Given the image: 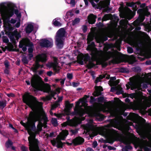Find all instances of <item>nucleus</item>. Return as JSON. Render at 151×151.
<instances>
[{
  "label": "nucleus",
  "instance_id": "a18cd8bd",
  "mask_svg": "<svg viewBox=\"0 0 151 151\" xmlns=\"http://www.w3.org/2000/svg\"><path fill=\"white\" fill-rule=\"evenodd\" d=\"M98 145L97 142L96 141H95L93 142L92 144L93 147L95 148Z\"/></svg>",
  "mask_w": 151,
  "mask_h": 151
},
{
  "label": "nucleus",
  "instance_id": "a878e982",
  "mask_svg": "<svg viewBox=\"0 0 151 151\" xmlns=\"http://www.w3.org/2000/svg\"><path fill=\"white\" fill-rule=\"evenodd\" d=\"M115 90L116 91V93L117 94H122L123 92L122 88L120 87H112L111 88V91L114 92Z\"/></svg>",
  "mask_w": 151,
  "mask_h": 151
},
{
  "label": "nucleus",
  "instance_id": "f03ea898",
  "mask_svg": "<svg viewBox=\"0 0 151 151\" xmlns=\"http://www.w3.org/2000/svg\"><path fill=\"white\" fill-rule=\"evenodd\" d=\"M95 38L97 43H103L104 41L107 40V34L105 33L95 35L93 33L89 34L87 37V43L88 44L87 48V50L90 51L91 58L86 54L85 56L82 55L78 57V60L79 63L83 65L84 63L87 64L88 67L90 68L95 66L93 63L94 61L101 62L104 57L106 55V53L102 50H98L95 47L93 42H91Z\"/></svg>",
  "mask_w": 151,
  "mask_h": 151
},
{
  "label": "nucleus",
  "instance_id": "0eeeda50",
  "mask_svg": "<svg viewBox=\"0 0 151 151\" xmlns=\"http://www.w3.org/2000/svg\"><path fill=\"white\" fill-rule=\"evenodd\" d=\"M66 36V32L64 28H60L58 31L55 37V43L58 47L61 48L63 47Z\"/></svg>",
  "mask_w": 151,
  "mask_h": 151
},
{
  "label": "nucleus",
  "instance_id": "2f4dec72",
  "mask_svg": "<svg viewBox=\"0 0 151 151\" xmlns=\"http://www.w3.org/2000/svg\"><path fill=\"white\" fill-rule=\"evenodd\" d=\"M73 104H67L66 105V110L68 111V113H69V111L70 109L73 106ZM69 113H68V114H69Z\"/></svg>",
  "mask_w": 151,
  "mask_h": 151
},
{
  "label": "nucleus",
  "instance_id": "aec40b11",
  "mask_svg": "<svg viewBox=\"0 0 151 151\" xmlns=\"http://www.w3.org/2000/svg\"><path fill=\"white\" fill-rule=\"evenodd\" d=\"M144 19V15L142 14H140L139 17L134 22V25L135 26L139 25L141 24Z\"/></svg>",
  "mask_w": 151,
  "mask_h": 151
},
{
  "label": "nucleus",
  "instance_id": "9d476101",
  "mask_svg": "<svg viewBox=\"0 0 151 151\" xmlns=\"http://www.w3.org/2000/svg\"><path fill=\"white\" fill-rule=\"evenodd\" d=\"M19 47L22 48V50L25 52L27 50V46L29 48L28 51L29 53H32L33 51L34 45L32 43L30 42L28 39H23L19 42Z\"/></svg>",
  "mask_w": 151,
  "mask_h": 151
},
{
  "label": "nucleus",
  "instance_id": "a19ab883",
  "mask_svg": "<svg viewBox=\"0 0 151 151\" xmlns=\"http://www.w3.org/2000/svg\"><path fill=\"white\" fill-rule=\"evenodd\" d=\"M3 42L5 43H7L9 41V39L6 37H4L3 38Z\"/></svg>",
  "mask_w": 151,
  "mask_h": 151
},
{
  "label": "nucleus",
  "instance_id": "4be33fe9",
  "mask_svg": "<svg viewBox=\"0 0 151 151\" xmlns=\"http://www.w3.org/2000/svg\"><path fill=\"white\" fill-rule=\"evenodd\" d=\"M82 127L84 129V132L86 133L89 134L90 130L92 129V126L91 124L88 123L82 125Z\"/></svg>",
  "mask_w": 151,
  "mask_h": 151
},
{
  "label": "nucleus",
  "instance_id": "6e6552de",
  "mask_svg": "<svg viewBox=\"0 0 151 151\" xmlns=\"http://www.w3.org/2000/svg\"><path fill=\"white\" fill-rule=\"evenodd\" d=\"M68 132L67 130H63L60 133L56 139L51 140V142L53 146H56L58 148H61L63 146V143L61 140H64L68 135Z\"/></svg>",
  "mask_w": 151,
  "mask_h": 151
},
{
  "label": "nucleus",
  "instance_id": "f257e3e1",
  "mask_svg": "<svg viewBox=\"0 0 151 151\" xmlns=\"http://www.w3.org/2000/svg\"><path fill=\"white\" fill-rule=\"evenodd\" d=\"M29 114L26 123L22 122L21 124L26 128L30 135L28 137L29 149L30 151H41L39 149L38 142L35 139V134L45 127L47 118L43 110H32Z\"/></svg>",
  "mask_w": 151,
  "mask_h": 151
},
{
  "label": "nucleus",
  "instance_id": "b1692460",
  "mask_svg": "<svg viewBox=\"0 0 151 151\" xmlns=\"http://www.w3.org/2000/svg\"><path fill=\"white\" fill-rule=\"evenodd\" d=\"M96 16L92 14H90L88 16V18L89 23L91 24H94L96 21Z\"/></svg>",
  "mask_w": 151,
  "mask_h": 151
},
{
  "label": "nucleus",
  "instance_id": "ea45409f",
  "mask_svg": "<svg viewBox=\"0 0 151 151\" xmlns=\"http://www.w3.org/2000/svg\"><path fill=\"white\" fill-rule=\"evenodd\" d=\"M98 101L99 103H102L104 101V98L103 97H100L98 98Z\"/></svg>",
  "mask_w": 151,
  "mask_h": 151
},
{
  "label": "nucleus",
  "instance_id": "bb28decb",
  "mask_svg": "<svg viewBox=\"0 0 151 151\" xmlns=\"http://www.w3.org/2000/svg\"><path fill=\"white\" fill-rule=\"evenodd\" d=\"M60 21V19L59 18H57L53 20L52 23L55 26L60 27L62 25Z\"/></svg>",
  "mask_w": 151,
  "mask_h": 151
},
{
  "label": "nucleus",
  "instance_id": "412c9836",
  "mask_svg": "<svg viewBox=\"0 0 151 151\" xmlns=\"http://www.w3.org/2000/svg\"><path fill=\"white\" fill-rule=\"evenodd\" d=\"M84 139L80 137H76L73 140L72 142L75 145L82 144L84 142Z\"/></svg>",
  "mask_w": 151,
  "mask_h": 151
},
{
  "label": "nucleus",
  "instance_id": "4c0bfd02",
  "mask_svg": "<svg viewBox=\"0 0 151 151\" xmlns=\"http://www.w3.org/2000/svg\"><path fill=\"white\" fill-rule=\"evenodd\" d=\"M22 61L24 64H27L28 62V61L27 58L25 57H23L22 59Z\"/></svg>",
  "mask_w": 151,
  "mask_h": 151
},
{
  "label": "nucleus",
  "instance_id": "58836bf2",
  "mask_svg": "<svg viewBox=\"0 0 151 151\" xmlns=\"http://www.w3.org/2000/svg\"><path fill=\"white\" fill-rule=\"evenodd\" d=\"M67 78L69 80H71L72 79L73 75L72 73H68L67 74Z\"/></svg>",
  "mask_w": 151,
  "mask_h": 151
},
{
  "label": "nucleus",
  "instance_id": "393cba45",
  "mask_svg": "<svg viewBox=\"0 0 151 151\" xmlns=\"http://www.w3.org/2000/svg\"><path fill=\"white\" fill-rule=\"evenodd\" d=\"M95 91L93 93L94 96H97L100 94V92L103 91L102 88L101 86H96Z\"/></svg>",
  "mask_w": 151,
  "mask_h": 151
},
{
  "label": "nucleus",
  "instance_id": "ddd939ff",
  "mask_svg": "<svg viewBox=\"0 0 151 151\" xmlns=\"http://www.w3.org/2000/svg\"><path fill=\"white\" fill-rule=\"evenodd\" d=\"M8 36L10 41L13 43H15L16 40H18L19 38L21 37L20 33L16 30H14L12 32L9 33Z\"/></svg>",
  "mask_w": 151,
  "mask_h": 151
},
{
  "label": "nucleus",
  "instance_id": "7ed1b4c3",
  "mask_svg": "<svg viewBox=\"0 0 151 151\" xmlns=\"http://www.w3.org/2000/svg\"><path fill=\"white\" fill-rule=\"evenodd\" d=\"M86 99H81L76 102L74 112L72 113L73 115H76L79 116L75 117L72 119L70 120L67 122L62 124L63 127H65L67 125L71 126H75L81 123V121L85 119V118L82 116L85 113L91 116H96L98 114L95 111H90L87 107Z\"/></svg>",
  "mask_w": 151,
  "mask_h": 151
},
{
  "label": "nucleus",
  "instance_id": "6e6d98bb",
  "mask_svg": "<svg viewBox=\"0 0 151 151\" xmlns=\"http://www.w3.org/2000/svg\"><path fill=\"white\" fill-rule=\"evenodd\" d=\"M108 148L109 150H114L115 148L113 147H112L111 146H108Z\"/></svg>",
  "mask_w": 151,
  "mask_h": 151
},
{
  "label": "nucleus",
  "instance_id": "c85d7f7f",
  "mask_svg": "<svg viewBox=\"0 0 151 151\" xmlns=\"http://www.w3.org/2000/svg\"><path fill=\"white\" fill-rule=\"evenodd\" d=\"M140 43L141 44V43L138 40H134L132 41V45L133 46L135 47H139V43Z\"/></svg>",
  "mask_w": 151,
  "mask_h": 151
},
{
  "label": "nucleus",
  "instance_id": "603ef678",
  "mask_svg": "<svg viewBox=\"0 0 151 151\" xmlns=\"http://www.w3.org/2000/svg\"><path fill=\"white\" fill-rule=\"evenodd\" d=\"M6 95L9 97H13L14 96V95L12 93H8L6 94Z\"/></svg>",
  "mask_w": 151,
  "mask_h": 151
},
{
  "label": "nucleus",
  "instance_id": "e2e57ef3",
  "mask_svg": "<svg viewBox=\"0 0 151 151\" xmlns=\"http://www.w3.org/2000/svg\"><path fill=\"white\" fill-rule=\"evenodd\" d=\"M146 64L147 65H150V64H151V61H147L146 62Z\"/></svg>",
  "mask_w": 151,
  "mask_h": 151
},
{
  "label": "nucleus",
  "instance_id": "f704fd0d",
  "mask_svg": "<svg viewBox=\"0 0 151 151\" xmlns=\"http://www.w3.org/2000/svg\"><path fill=\"white\" fill-rule=\"evenodd\" d=\"M59 106V104L58 102H55L52 105L51 109L52 110H53L55 108L58 107Z\"/></svg>",
  "mask_w": 151,
  "mask_h": 151
},
{
  "label": "nucleus",
  "instance_id": "f8f14e48",
  "mask_svg": "<svg viewBox=\"0 0 151 151\" xmlns=\"http://www.w3.org/2000/svg\"><path fill=\"white\" fill-rule=\"evenodd\" d=\"M116 136V132L114 130L107 131L105 135V137L108 142L111 144L115 140Z\"/></svg>",
  "mask_w": 151,
  "mask_h": 151
},
{
  "label": "nucleus",
  "instance_id": "de8ad7c7",
  "mask_svg": "<svg viewBox=\"0 0 151 151\" xmlns=\"http://www.w3.org/2000/svg\"><path fill=\"white\" fill-rule=\"evenodd\" d=\"M82 29L84 32H85L87 30V27L86 25H83L82 27Z\"/></svg>",
  "mask_w": 151,
  "mask_h": 151
},
{
  "label": "nucleus",
  "instance_id": "79ce46f5",
  "mask_svg": "<svg viewBox=\"0 0 151 151\" xmlns=\"http://www.w3.org/2000/svg\"><path fill=\"white\" fill-rule=\"evenodd\" d=\"M71 135H73L76 134L78 132V130L77 129L72 130L70 131Z\"/></svg>",
  "mask_w": 151,
  "mask_h": 151
},
{
  "label": "nucleus",
  "instance_id": "0e129e2a",
  "mask_svg": "<svg viewBox=\"0 0 151 151\" xmlns=\"http://www.w3.org/2000/svg\"><path fill=\"white\" fill-rule=\"evenodd\" d=\"M7 68L6 69L4 70V73L6 74H8L9 73V70Z\"/></svg>",
  "mask_w": 151,
  "mask_h": 151
},
{
  "label": "nucleus",
  "instance_id": "49530a36",
  "mask_svg": "<svg viewBox=\"0 0 151 151\" xmlns=\"http://www.w3.org/2000/svg\"><path fill=\"white\" fill-rule=\"evenodd\" d=\"M89 0L91 2L92 5L93 6L94 4V3L93 2V1H95L96 3H97L99 1V0Z\"/></svg>",
  "mask_w": 151,
  "mask_h": 151
},
{
  "label": "nucleus",
  "instance_id": "774afa93",
  "mask_svg": "<svg viewBox=\"0 0 151 151\" xmlns=\"http://www.w3.org/2000/svg\"><path fill=\"white\" fill-rule=\"evenodd\" d=\"M125 101L127 103H129L130 102L129 99L128 98H126L125 99Z\"/></svg>",
  "mask_w": 151,
  "mask_h": 151
},
{
  "label": "nucleus",
  "instance_id": "20e7f679",
  "mask_svg": "<svg viewBox=\"0 0 151 151\" xmlns=\"http://www.w3.org/2000/svg\"><path fill=\"white\" fill-rule=\"evenodd\" d=\"M31 83L34 91L40 90L45 92L49 93V96L42 98V100L45 101L50 100L52 97L55 99V95L60 92L59 88L56 89L55 91H51L50 87L49 86H42L40 78L38 76L33 77L31 79Z\"/></svg>",
  "mask_w": 151,
  "mask_h": 151
},
{
  "label": "nucleus",
  "instance_id": "cd10ccee",
  "mask_svg": "<svg viewBox=\"0 0 151 151\" xmlns=\"http://www.w3.org/2000/svg\"><path fill=\"white\" fill-rule=\"evenodd\" d=\"M132 142L133 139L130 137H128L124 139V143L126 145H129L132 143Z\"/></svg>",
  "mask_w": 151,
  "mask_h": 151
},
{
  "label": "nucleus",
  "instance_id": "c9c22d12",
  "mask_svg": "<svg viewBox=\"0 0 151 151\" xmlns=\"http://www.w3.org/2000/svg\"><path fill=\"white\" fill-rule=\"evenodd\" d=\"M6 103L5 101H0V107L3 109L6 106Z\"/></svg>",
  "mask_w": 151,
  "mask_h": 151
},
{
  "label": "nucleus",
  "instance_id": "1a4fd4ad",
  "mask_svg": "<svg viewBox=\"0 0 151 151\" xmlns=\"http://www.w3.org/2000/svg\"><path fill=\"white\" fill-rule=\"evenodd\" d=\"M14 14V8L13 6L10 9L8 10V13L5 16H3L4 18L3 20L4 22V26L6 27H10V24H14L16 22V20L12 18L10 20V18Z\"/></svg>",
  "mask_w": 151,
  "mask_h": 151
},
{
  "label": "nucleus",
  "instance_id": "c756f323",
  "mask_svg": "<svg viewBox=\"0 0 151 151\" xmlns=\"http://www.w3.org/2000/svg\"><path fill=\"white\" fill-rule=\"evenodd\" d=\"M66 2L68 4H70L73 6H74L75 4V0H65Z\"/></svg>",
  "mask_w": 151,
  "mask_h": 151
},
{
  "label": "nucleus",
  "instance_id": "3c124183",
  "mask_svg": "<svg viewBox=\"0 0 151 151\" xmlns=\"http://www.w3.org/2000/svg\"><path fill=\"white\" fill-rule=\"evenodd\" d=\"M138 35L140 36H143L144 35V33L141 31H139L138 33Z\"/></svg>",
  "mask_w": 151,
  "mask_h": 151
},
{
  "label": "nucleus",
  "instance_id": "c03bdc74",
  "mask_svg": "<svg viewBox=\"0 0 151 151\" xmlns=\"http://www.w3.org/2000/svg\"><path fill=\"white\" fill-rule=\"evenodd\" d=\"M127 50L128 52L129 53H132L133 52V50L132 48L130 47H128Z\"/></svg>",
  "mask_w": 151,
  "mask_h": 151
},
{
  "label": "nucleus",
  "instance_id": "a211bd4d",
  "mask_svg": "<svg viewBox=\"0 0 151 151\" xmlns=\"http://www.w3.org/2000/svg\"><path fill=\"white\" fill-rule=\"evenodd\" d=\"M122 14L123 16L122 18L128 20L131 19L133 17L132 11L129 9H127V10L123 12Z\"/></svg>",
  "mask_w": 151,
  "mask_h": 151
},
{
  "label": "nucleus",
  "instance_id": "473e14b6",
  "mask_svg": "<svg viewBox=\"0 0 151 151\" xmlns=\"http://www.w3.org/2000/svg\"><path fill=\"white\" fill-rule=\"evenodd\" d=\"M51 122L52 124L54 126H57L58 124L57 119L55 118H52V119Z\"/></svg>",
  "mask_w": 151,
  "mask_h": 151
},
{
  "label": "nucleus",
  "instance_id": "37998d69",
  "mask_svg": "<svg viewBox=\"0 0 151 151\" xmlns=\"http://www.w3.org/2000/svg\"><path fill=\"white\" fill-rule=\"evenodd\" d=\"M21 148L22 151H28V148L24 146H22L21 147Z\"/></svg>",
  "mask_w": 151,
  "mask_h": 151
},
{
  "label": "nucleus",
  "instance_id": "8fccbe9b",
  "mask_svg": "<svg viewBox=\"0 0 151 151\" xmlns=\"http://www.w3.org/2000/svg\"><path fill=\"white\" fill-rule=\"evenodd\" d=\"M4 65L6 68H8L9 65V63L7 61H5L4 62Z\"/></svg>",
  "mask_w": 151,
  "mask_h": 151
},
{
  "label": "nucleus",
  "instance_id": "dca6fc26",
  "mask_svg": "<svg viewBox=\"0 0 151 151\" xmlns=\"http://www.w3.org/2000/svg\"><path fill=\"white\" fill-rule=\"evenodd\" d=\"M7 7H6L4 9H3L1 8H0V12L1 14V16L3 19L4 18L3 16H5L8 12V10L10 9L13 6V4L11 3H9L7 4Z\"/></svg>",
  "mask_w": 151,
  "mask_h": 151
},
{
  "label": "nucleus",
  "instance_id": "69168bd1",
  "mask_svg": "<svg viewBox=\"0 0 151 151\" xmlns=\"http://www.w3.org/2000/svg\"><path fill=\"white\" fill-rule=\"evenodd\" d=\"M29 58H31L32 57L33 55L32 53H29Z\"/></svg>",
  "mask_w": 151,
  "mask_h": 151
},
{
  "label": "nucleus",
  "instance_id": "bf43d9fd",
  "mask_svg": "<svg viewBox=\"0 0 151 151\" xmlns=\"http://www.w3.org/2000/svg\"><path fill=\"white\" fill-rule=\"evenodd\" d=\"M65 82V79L61 80L60 81L61 84L63 85L64 84Z\"/></svg>",
  "mask_w": 151,
  "mask_h": 151
},
{
  "label": "nucleus",
  "instance_id": "6ab92c4d",
  "mask_svg": "<svg viewBox=\"0 0 151 151\" xmlns=\"http://www.w3.org/2000/svg\"><path fill=\"white\" fill-rule=\"evenodd\" d=\"M34 29V24L31 22H29L26 24L24 30L26 32L29 34Z\"/></svg>",
  "mask_w": 151,
  "mask_h": 151
},
{
  "label": "nucleus",
  "instance_id": "864d4df0",
  "mask_svg": "<svg viewBox=\"0 0 151 151\" xmlns=\"http://www.w3.org/2000/svg\"><path fill=\"white\" fill-rule=\"evenodd\" d=\"M52 72L51 71H48L47 73V75L49 76H50L52 75Z\"/></svg>",
  "mask_w": 151,
  "mask_h": 151
},
{
  "label": "nucleus",
  "instance_id": "2eb2a0df",
  "mask_svg": "<svg viewBox=\"0 0 151 151\" xmlns=\"http://www.w3.org/2000/svg\"><path fill=\"white\" fill-rule=\"evenodd\" d=\"M57 60L56 58H54V63H49L47 64V66L49 68H52L56 73H58L60 68L58 65Z\"/></svg>",
  "mask_w": 151,
  "mask_h": 151
},
{
  "label": "nucleus",
  "instance_id": "680f3d73",
  "mask_svg": "<svg viewBox=\"0 0 151 151\" xmlns=\"http://www.w3.org/2000/svg\"><path fill=\"white\" fill-rule=\"evenodd\" d=\"M55 115L58 118H60L61 117V115L60 114H55Z\"/></svg>",
  "mask_w": 151,
  "mask_h": 151
},
{
  "label": "nucleus",
  "instance_id": "13d9d810",
  "mask_svg": "<svg viewBox=\"0 0 151 151\" xmlns=\"http://www.w3.org/2000/svg\"><path fill=\"white\" fill-rule=\"evenodd\" d=\"M90 99H91L90 102H93V101H94L95 99L93 97L91 96L90 97Z\"/></svg>",
  "mask_w": 151,
  "mask_h": 151
},
{
  "label": "nucleus",
  "instance_id": "39448f33",
  "mask_svg": "<svg viewBox=\"0 0 151 151\" xmlns=\"http://www.w3.org/2000/svg\"><path fill=\"white\" fill-rule=\"evenodd\" d=\"M102 110L104 111L109 112L112 116L115 117L112 121V124L113 126L120 125L123 121L122 115L126 116L124 113V109L122 107H110L107 106L103 105Z\"/></svg>",
  "mask_w": 151,
  "mask_h": 151
},
{
  "label": "nucleus",
  "instance_id": "9b49d317",
  "mask_svg": "<svg viewBox=\"0 0 151 151\" xmlns=\"http://www.w3.org/2000/svg\"><path fill=\"white\" fill-rule=\"evenodd\" d=\"M47 60V55L45 54L42 53L37 56L36 57L35 65L34 67L32 68L33 71L35 72L38 68L40 67L42 68L43 67L42 65H41L39 64V62H45Z\"/></svg>",
  "mask_w": 151,
  "mask_h": 151
},
{
  "label": "nucleus",
  "instance_id": "09e8293b",
  "mask_svg": "<svg viewBox=\"0 0 151 151\" xmlns=\"http://www.w3.org/2000/svg\"><path fill=\"white\" fill-rule=\"evenodd\" d=\"M79 84V83L77 82H73L72 83V86L74 87H76L78 86Z\"/></svg>",
  "mask_w": 151,
  "mask_h": 151
},
{
  "label": "nucleus",
  "instance_id": "4d7b16f0",
  "mask_svg": "<svg viewBox=\"0 0 151 151\" xmlns=\"http://www.w3.org/2000/svg\"><path fill=\"white\" fill-rule=\"evenodd\" d=\"M86 151H94V150L92 148L88 147L86 149Z\"/></svg>",
  "mask_w": 151,
  "mask_h": 151
},
{
  "label": "nucleus",
  "instance_id": "423d86ee",
  "mask_svg": "<svg viewBox=\"0 0 151 151\" xmlns=\"http://www.w3.org/2000/svg\"><path fill=\"white\" fill-rule=\"evenodd\" d=\"M150 76L151 73H149L143 77H134L132 82L129 83V85H126L127 89L131 88V90L137 91L140 90L141 87L146 88L147 83H149V81L150 80L149 76Z\"/></svg>",
  "mask_w": 151,
  "mask_h": 151
},
{
  "label": "nucleus",
  "instance_id": "052dcab7",
  "mask_svg": "<svg viewBox=\"0 0 151 151\" xmlns=\"http://www.w3.org/2000/svg\"><path fill=\"white\" fill-rule=\"evenodd\" d=\"M84 2L85 3V4L86 5H88V0H83Z\"/></svg>",
  "mask_w": 151,
  "mask_h": 151
},
{
  "label": "nucleus",
  "instance_id": "e433bc0d",
  "mask_svg": "<svg viewBox=\"0 0 151 151\" xmlns=\"http://www.w3.org/2000/svg\"><path fill=\"white\" fill-rule=\"evenodd\" d=\"M80 19L78 18H76L73 22L72 24L74 25L78 24L80 21Z\"/></svg>",
  "mask_w": 151,
  "mask_h": 151
},
{
  "label": "nucleus",
  "instance_id": "7c9ffc66",
  "mask_svg": "<svg viewBox=\"0 0 151 151\" xmlns=\"http://www.w3.org/2000/svg\"><path fill=\"white\" fill-rule=\"evenodd\" d=\"M106 77V75H100L99 77L96 78V79L95 81V83H97L99 82L101 80L104 78Z\"/></svg>",
  "mask_w": 151,
  "mask_h": 151
},
{
  "label": "nucleus",
  "instance_id": "f3484780",
  "mask_svg": "<svg viewBox=\"0 0 151 151\" xmlns=\"http://www.w3.org/2000/svg\"><path fill=\"white\" fill-rule=\"evenodd\" d=\"M13 5L14 8V12L17 16V22L15 24V27L16 28H19L20 26V19L21 15L20 12L17 9H14V5L13 4L11 3Z\"/></svg>",
  "mask_w": 151,
  "mask_h": 151
},
{
  "label": "nucleus",
  "instance_id": "5fc2aeb1",
  "mask_svg": "<svg viewBox=\"0 0 151 151\" xmlns=\"http://www.w3.org/2000/svg\"><path fill=\"white\" fill-rule=\"evenodd\" d=\"M109 18L107 16L105 15L103 18V20H106L108 19Z\"/></svg>",
  "mask_w": 151,
  "mask_h": 151
},
{
  "label": "nucleus",
  "instance_id": "5701e85b",
  "mask_svg": "<svg viewBox=\"0 0 151 151\" xmlns=\"http://www.w3.org/2000/svg\"><path fill=\"white\" fill-rule=\"evenodd\" d=\"M73 15L71 11H69L67 12L65 15L63 19L66 21H69Z\"/></svg>",
  "mask_w": 151,
  "mask_h": 151
},
{
  "label": "nucleus",
  "instance_id": "338daca9",
  "mask_svg": "<svg viewBox=\"0 0 151 151\" xmlns=\"http://www.w3.org/2000/svg\"><path fill=\"white\" fill-rule=\"evenodd\" d=\"M62 99H63L62 97H58V101H61L62 100Z\"/></svg>",
  "mask_w": 151,
  "mask_h": 151
},
{
  "label": "nucleus",
  "instance_id": "4468645a",
  "mask_svg": "<svg viewBox=\"0 0 151 151\" xmlns=\"http://www.w3.org/2000/svg\"><path fill=\"white\" fill-rule=\"evenodd\" d=\"M53 42L52 40H48L43 39L40 41V45L43 47H51L53 46Z\"/></svg>",
  "mask_w": 151,
  "mask_h": 151
},
{
  "label": "nucleus",
  "instance_id": "72a5a7b5",
  "mask_svg": "<svg viewBox=\"0 0 151 151\" xmlns=\"http://www.w3.org/2000/svg\"><path fill=\"white\" fill-rule=\"evenodd\" d=\"M12 145V142L9 140L6 143V146L7 147H11Z\"/></svg>",
  "mask_w": 151,
  "mask_h": 151
}]
</instances>
